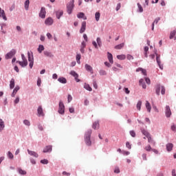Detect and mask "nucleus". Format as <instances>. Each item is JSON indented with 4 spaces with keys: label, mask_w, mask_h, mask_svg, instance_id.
I'll return each instance as SVG.
<instances>
[{
    "label": "nucleus",
    "mask_w": 176,
    "mask_h": 176,
    "mask_svg": "<svg viewBox=\"0 0 176 176\" xmlns=\"http://www.w3.org/2000/svg\"><path fill=\"white\" fill-rule=\"evenodd\" d=\"M84 88H85L86 90H88V91H92L93 89L90 87V85L87 83H85Z\"/></svg>",
    "instance_id": "33"
},
{
    "label": "nucleus",
    "mask_w": 176,
    "mask_h": 176,
    "mask_svg": "<svg viewBox=\"0 0 176 176\" xmlns=\"http://www.w3.org/2000/svg\"><path fill=\"white\" fill-rule=\"evenodd\" d=\"M160 89H162L160 84L157 85L155 87V93L157 96H160Z\"/></svg>",
    "instance_id": "19"
},
{
    "label": "nucleus",
    "mask_w": 176,
    "mask_h": 176,
    "mask_svg": "<svg viewBox=\"0 0 176 176\" xmlns=\"http://www.w3.org/2000/svg\"><path fill=\"white\" fill-rule=\"evenodd\" d=\"M70 75H72V76H74L76 82H80V80L78 78H79V75L75 71H71Z\"/></svg>",
    "instance_id": "8"
},
{
    "label": "nucleus",
    "mask_w": 176,
    "mask_h": 176,
    "mask_svg": "<svg viewBox=\"0 0 176 176\" xmlns=\"http://www.w3.org/2000/svg\"><path fill=\"white\" fill-rule=\"evenodd\" d=\"M165 114L166 118H170L171 116V109H170V106H166L165 107Z\"/></svg>",
    "instance_id": "7"
},
{
    "label": "nucleus",
    "mask_w": 176,
    "mask_h": 176,
    "mask_svg": "<svg viewBox=\"0 0 176 176\" xmlns=\"http://www.w3.org/2000/svg\"><path fill=\"white\" fill-rule=\"evenodd\" d=\"M148 142L150 144H155V142L153 141V139H152V137L150 135L147 136Z\"/></svg>",
    "instance_id": "42"
},
{
    "label": "nucleus",
    "mask_w": 176,
    "mask_h": 176,
    "mask_svg": "<svg viewBox=\"0 0 176 176\" xmlns=\"http://www.w3.org/2000/svg\"><path fill=\"white\" fill-rule=\"evenodd\" d=\"M8 156L9 159H13V157H14L13 153H12V152H10V151H8Z\"/></svg>",
    "instance_id": "49"
},
{
    "label": "nucleus",
    "mask_w": 176,
    "mask_h": 176,
    "mask_svg": "<svg viewBox=\"0 0 176 176\" xmlns=\"http://www.w3.org/2000/svg\"><path fill=\"white\" fill-rule=\"evenodd\" d=\"M10 89H14V78H12L10 81Z\"/></svg>",
    "instance_id": "26"
},
{
    "label": "nucleus",
    "mask_w": 176,
    "mask_h": 176,
    "mask_svg": "<svg viewBox=\"0 0 176 176\" xmlns=\"http://www.w3.org/2000/svg\"><path fill=\"white\" fill-rule=\"evenodd\" d=\"M5 129V122L0 118V131H2Z\"/></svg>",
    "instance_id": "24"
},
{
    "label": "nucleus",
    "mask_w": 176,
    "mask_h": 176,
    "mask_svg": "<svg viewBox=\"0 0 176 176\" xmlns=\"http://www.w3.org/2000/svg\"><path fill=\"white\" fill-rule=\"evenodd\" d=\"M60 83L65 84L67 83V78L64 77H60L58 79Z\"/></svg>",
    "instance_id": "29"
},
{
    "label": "nucleus",
    "mask_w": 176,
    "mask_h": 176,
    "mask_svg": "<svg viewBox=\"0 0 176 176\" xmlns=\"http://www.w3.org/2000/svg\"><path fill=\"white\" fill-rule=\"evenodd\" d=\"M80 47H82L84 49L85 47H86V43L85 41L82 42Z\"/></svg>",
    "instance_id": "63"
},
{
    "label": "nucleus",
    "mask_w": 176,
    "mask_h": 176,
    "mask_svg": "<svg viewBox=\"0 0 176 176\" xmlns=\"http://www.w3.org/2000/svg\"><path fill=\"white\" fill-rule=\"evenodd\" d=\"M142 157L143 159V160H148V158L146 157V153H143L142 155Z\"/></svg>",
    "instance_id": "54"
},
{
    "label": "nucleus",
    "mask_w": 176,
    "mask_h": 176,
    "mask_svg": "<svg viewBox=\"0 0 176 176\" xmlns=\"http://www.w3.org/2000/svg\"><path fill=\"white\" fill-rule=\"evenodd\" d=\"M92 45H94L95 49H98V45H97V43L96 41H93Z\"/></svg>",
    "instance_id": "59"
},
{
    "label": "nucleus",
    "mask_w": 176,
    "mask_h": 176,
    "mask_svg": "<svg viewBox=\"0 0 176 176\" xmlns=\"http://www.w3.org/2000/svg\"><path fill=\"white\" fill-rule=\"evenodd\" d=\"M52 146H47L44 148L43 149V153H47V152H52Z\"/></svg>",
    "instance_id": "17"
},
{
    "label": "nucleus",
    "mask_w": 176,
    "mask_h": 176,
    "mask_svg": "<svg viewBox=\"0 0 176 176\" xmlns=\"http://www.w3.org/2000/svg\"><path fill=\"white\" fill-rule=\"evenodd\" d=\"M45 50V47L43 45H40L38 48V53H42Z\"/></svg>",
    "instance_id": "38"
},
{
    "label": "nucleus",
    "mask_w": 176,
    "mask_h": 176,
    "mask_svg": "<svg viewBox=\"0 0 176 176\" xmlns=\"http://www.w3.org/2000/svg\"><path fill=\"white\" fill-rule=\"evenodd\" d=\"M117 58L118 60H126V55L124 54L118 55Z\"/></svg>",
    "instance_id": "37"
},
{
    "label": "nucleus",
    "mask_w": 176,
    "mask_h": 176,
    "mask_svg": "<svg viewBox=\"0 0 176 176\" xmlns=\"http://www.w3.org/2000/svg\"><path fill=\"white\" fill-rule=\"evenodd\" d=\"M45 24H46V25H52V24H53V19L51 17L47 18L45 21Z\"/></svg>",
    "instance_id": "18"
},
{
    "label": "nucleus",
    "mask_w": 176,
    "mask_h": 176,
    "mask_svg": "<svg viewBox=\"0 0 176 176\" xmlns=\"http://www.w3.org/2000/svg\"><path fill=\"white\" fill-rule=\"evenodd\" d=\"M127 60H133L134 57H133V56L128 54L126 56Z\"/></svg>",
    "instance_id": "56"
},
{
    "label": "nucleus",
    "mask_w": 176,
    "mask_h": 176,
    "mask_svg": "<svg viewBox=\"0 0 176 176\" xmlns=\"http://www.w3.org/2000/svg\"><path fill=\"white\" fill-rule=\"evenodd\" d=\"M16 63H19V65H21V67H22L23 68H24V67H27V65H28V60H23V61L17 60Z\"/></svg>",
    "instance_id": "9"
},
{
    "label": "nucleus",
    "mask_w": 176,
    "mask_h": 176,
    "mask_svg": "<svg viewBox=\"0 0 176 176\" xmlns=\"http://www.w3.org/2000/svg\"><path fill=\"white\" fill-rule=\"evenodd\" d=\"M28 61H29V67L30 68H32L34 67V56L32 55L31 56V53L30 52H28Z\"/></svg>",
    "instance_id": "4"
},
{
    "label": "nucleus",
    "mask_w": 176,
    "mask_h": 176,
    "mask_svg": "<svg viewBox=\"0 0 176 176\" xmlns=\"http://www.w3.org/2000/svg\"><path fill=\"white\" fill-rule=\"evenodd\" d=\"M148 50H149V47H144V57H146V58H148Z\"/></svg>",
    "instance_id": "39"
},
{
    "label": "nucleus",
    "mask_w": 176,
    "mask_h": 176,
    "mask_svg": "<svg viewBox=\"0 0 176 176\" xmlns=\"http://www.w3.org/2000/svg\"><path fill=\"white\" fill-rule=\"evenodd\" d=\"M41 163H42V164H47V163H49V161L47 160H41Z\"/></svg>",
    "instance_id": "52"
},
{
    "label": "nucleus",
    "mask_w": 176,
    "mask_h": 176,
    "mask_svg": "<svg viewBox=\"0 0 176 176\" xmlns=\"http://www.w3.org/2000/svg\"><path fill=\"white\" fill-rule=\"evenodd\" d=\"M72 100V96L68 95V96H67L68 102H70Z\"/></svg>",
    "instance_id": "60"
},
{
    "label": "nucleus",
    "mask_w": 176,
    "mask_h": 176,
    "mask_svg": "<svg viewBox=\"0 0 176 176\" xmlns=\"http://www.w3.org/2000/svg\"><path fill=\"white\" fill-rule=\"evenodd\" d=\"M23 123H24V124H25V126H30V124H31V123L30 122V121L28 120H25L23 121Z\"/></svg>",
    "instance_id": "51"
},
{
    "label": "nucleus",
    "mask_w": 176,
    "mask_h": 176,
    "mask_svg": "<svg viewBox=\"0 0 176 176\" xmlns=\"http://www.w3.org/2000/svg\"><path fill=\"white\" fill-rule=\"evenodd\" d=\"M124 47V43H121L120 45H116L114 48L116 49L117 50H120Z\"/></svg>",
    "instance_id": "35"
},
{
    "label": "nucleus",
    "mask_w": 176,
    "mask_h": 176,
    "mask_svg": "<svg viewBox=\"0 0 176 176\" xmlns=\"http://www.w3.org/2000/svg\"><path fill=\"white\" fill-rule=\"evenodd\" d=\"M56 18L60 19V17L64 14V12L62 10L56 11Z\"/></svg>",
    "instance_id": "27"
},
{
    "label": "nucleus",
    "mask_w": 176,
    "mask_h": 176,
    "mask_svg": "<svg viewBox=\"0 0 176 176\" xmlns=\"http://www.w3.org/2000/svg\"><path fill=\"white\" fill-rule=\"evenodd\" d=\"M107 58L111 64H113V56H112V54L107 52Z\"/></svg>",
    "instance_id": "20"
},
{
    "label": "nucleus",
    "mask_w": 176,
    "mask_h": 176,
    "mask_svg": "<svg viewBox=\"0 0 176 176\" xmlns=\"http://www.w3.org/2000/svg\"><path fill=\"white\" fill-rule=\"evenodd\" d=\"M37 113L38 116H45V113H43V109H42V106H39L37 109Z\"/></svg>",
    "instance_id": "12"
},
{
    "label": "nucleus",
    "mask_w": 176,
    "mask_h": 176,
    "mask_svg": "<svg viewBox=\"0 0 176 176\" xmlns=\"http://www.w3.org/2000/svg\"><path fill=\"white\" fill-rule=\"evenodd\" d=\"M96 42L98 43V45L99 46V47H101V46L102 45V42L101 41V38L100 37L97 38Z\"/></svg>",
    "instance_id": "41"
},
{
    "label": "nucleus",
    "mask_w": 176,
    "mask_h": 176,
    "mask_svg": "<svg viewBox=\"0 0 176 176\" xmlns=\"http://www.w3.org/2000/svg\"><path fill=\"white\" fill-rule=\"evenodd\" d=\"M93 86L94 87V89H98V85H97V82L96 81L93 82Z\"/></svg>",
    "instance_id": "57"
},
{
    "label": "nucleus",
    "mask_w": 176,
    "mask_h": 176,
    "mask_svg": "<svg viewBox=\"0 0 176 176\" xmlns=\"http://www.w3.org/2000/svg\"><path fill=\"white\" fill-rule=\"evenodd\" d=\"M173 146H174V144H173L172 143L167 144L166 149H167L168 152H171V151H173Z\"/></svg>",
    "instance_id": "21"
},
{
    "label": "nucleus",
    "mask_w": 176,
    "mask_h": 176,
    "mask_svg": "<svg viewBox=\"0 0 176 176\" xmlns=\"http://www.w3.org/2000/svg\"><path fill=\"white\" fill-rule=\"evenodd\" d=\"M175 34H176V30H174L173 31L170 32V34L169 36L170 39H173L174 36H175Z\"/></svg>",
    "instance_id": "36"
},
{
    "label": "nucleus",
    "mask_w": 176,
    "mask_h": 176,
    "mask_svg": "<svg viewBox=\"0 0 176 176\" xmlns=\"http://www.w3.org/2000/svg\"><path fill=\"white\" fill-rule=\"evenodd\" d=\"M92 128L94 130H98L100 129V122L96 121L93 123Z\"/></svg>",
    "instance_id": "13"
},
{
    "label": "nucleus",
    "mask_w": 176,
    "mask_h": 176,
    "mask_svg": "<svg viewBox=\"0 0 176 176\" xmlns=\"http://www.w3.org/2000/svg\"><path fill=\"white\" fill-rule=\"evenodd\" d=\"M85 69H87V71H89V72H91V74H93V67H91V66L86 64Z\"/></svg>",
    "instance_id": "30"
},
{
    "label": "nucleus",
    "mask_w": 176,
    "mask_h": 176,
    "mask_svg": "<svg viewBox=\"0 0 176 176\" xmlns=\"http://www.w3.org/2000/svg\"><path fill=\"white\" fill-rule=\"evenodd\" d=\"M18 171L21 175H25L27 174V172L21 168H18Z\"/></svg>",
    "instance_id": "40"
},
{
    "label": "nucleus",
    "mask_w": 176,
    "mask_h": 176,
    "mask_svg": "<svg viewBox=\"0 0 176 176\" xmlns=\"http://www.w3.org/2000/svg\"><path fill=\"white\" fill-rule=\"evenodd\" d=\"M99 74L101 76L107 75V72L105 70H100Z\"/></svg>",
    "instance_id": "50"
},
{
    "label": "nucleus",
    "mask_w": 176,
    "mask_h": 176,
    "mask_svg": "<svg viewBox=\"0 0 176 176\" xmlns=\"http://www.w3.org/2000/svg\"><path fill=\"white\" fill-rule=\"evenodd\" d=\"M138 8L140 13H142V12H144V9L142 8V6H141V4H140V3H138Z\"/></svg>",
    "instance_id": "47"
},
{
    "label": "nucleus",
    "mask_w": 176,
    "mask_h": 176,
    "mask_svg": "<svg viewBox=\"0 0 176 176\" xmlns=\"http://www.w3.org/2000/svg\"><path fill=\"white\" fill-rule=\"evenodd\" d=\"M39 16L41 19H45L46 17V8L42 7L39 13Z\"/></svg>",
    "instance_id": "6"
},
{
    "label": "nucleus",
    "mask_w": 176,
    "mask_h": 176,
    "mask_svg": "<svg viewBox=\"0 0 176 176\" xmlns=\"http://www.w3.org/2000/svg\"><path fill=\"white\" fill-rule=\"evenodd\" d=\"M142 133L143 135H145V137H146V138H147V137H148V135H151V134L145 130H142Z\"/></svg>",
    "instance_id": "45"
},
{
    "label": "nucleus",
    "mask_w": 176,
    "mask_h": 176,
    "mask_svg": "<svg viewBox=\"0 0 176 176\" xmlns=\"http://www.w3.org/2000/svg\"><path fill=\"white\" fill-rule=\"evenodd\" d=\"M139 83L143 89H146V85H145V82H144V79L141 78L139 81Z\"/></svg>",
    "instance_id": "28"
},
{
    "label": "nucleus",
    "mask_w": 176,
    "mask_h": 176,
    "mask_svg": "<svg viewBox=\"0 0 176 176\" xmlns=\"http://www.w3.org/2000/svg\"><path fill=\"white\" fill-rule=\"evenodd\" d=\"M14 54H16V50H12L6 55V59L9 60V58H12Z\"/></svg>",
    "instance_id": "5"
},
{
    "label": "nucleus",
    "mask_w": 176,
    "mask_h": 176,
    "mask_svg": "<svg viewBox=\"0 0 176 176\" xmlns=\"http://www.w3.org/2000/svg\"><path fill=\"white\" fill-rule=\"evenodd\" d=\"M130 135H131V137H135V132H134V131H131Z\"/></svg>",
    "instance_id": "61"
},
{
    "label": "nucleus",
    "mask_w": 176,
    "mask_h": 176,
    "mask_svg": "<svg viewBox=\"0 0 176 176\" xmlns=\"http://www.w3.org/2000/svg\"><path fill=\"white\" fill-rule=\"evenodd\" d=\"M91 133H93L91 129H89L85 132V142L87 146H91V140L90 139L91 137Z\"/></svg>",
    "instance_id": "1"
},
{
    "label": "nucleus",
    "mask_w": 176,
    "mask_h": 176,
    "mask_svg": "<svg viewBox=\"0 0 176 176\" xmlns=\"http://www.w3.org/2000/svg\"><path fill=\"white\" fill-rule=\"evenodd\" d=\"M146 108L148 112H151V109H152V107H151V103H149L148 101L146 102Z\"/></svg>",
    "instance_id": "32"
},
{
    "label": "nucleus",
    "mask_w": 176,
    "mask_h": 176,
    "mask_svg": "<svg viewBox=\"0 0 176 176\" xmlns=\"http://www.w3.org/2000/svg\"><path fill=\"white\" fill-rule=\"evenodd\" d=\"M114 173H116V174H119V173H120V169H119V167L115 168Z\"/></svg>",
    "instance_id": "53"
},
{
    "label": "nucleus",
    "mask_w": 176,
    "mask_h": 176,
    "mask_svg": "<svg viewBox=\"0 0 176 176\" xmlns=\"http://www.w3.org/2000/svg\"><path fill=\"white\" fill-rule=\"evenodd\" d=\"M0 17H2V19H3V20L5 21L8 20L6 15L5 14V11L2 10V8H0Z\"/></svg>",
    "instance_id": "14"
},
{
    "label": "nucleus",
    "mask_w": 176,
    "mask_h": 176,
    "mask_svg": "<svg viewBox=\"0 0 176 176\" xmlns=\"http://www.w3.org/2000/svg\"><path fill=\"white\" fill-rule=\"evenodd\" d=\"M142 105V101L139 100L136 104V108L138 111H141V107Z\"/></svg>",
    "instance_id": "31"
},
{
    "label": "nucleus",
    "mask_w": 176,
    "mask_h": 176,
    "mask_svg": "<svg viewBox=\"0 0 176 176\" xmlns=\"http://www.w3.org/2000/svg\"><path fill=\"white\" fill-rule=\"evenodd\" d=\"M160 21V18H157L155 19L154 22L152 23V31L155 30V24H157Z\"/></svg>",
    "instance_id": "25"
},
{
    "label": "nucleus",
    "mask_w": 176,
    "mask_h": 176,
    "mask_svg": "<svg viewBox=\"0 0 176 176\" xmlns=\"http://www.w3.org/2000/svg\"><path fill=\"white\" fill-rule=\"evenodd\" d=\"M145 151H146L147 152H151V151H152V147L151 146V145H147L146 146L144 147Z\"/></svg>",
    "instance_id": "44"
},
{
    "label": "nucleus",
    "mask_w": 176,
    "mask_h": 176,
    "mask_svg": "<svg viewBox=\"0 0 176 176\" xmlns=\"http://www.w3.org/2000/svg\"><path fill=\"white\" fill-rule=\"evenodd\" d=\"M44 55L46 56V57H54V55H53V54H52V52H48V51H44Z\"/></svg>",
    "instance_id": "23"
},
{
    "label": "nucleus",
    "mask_w": 176,
    "mask_h": 176,
    "mask_svg": "<svg viewBox=\"0 0 176 176\" xmlns=\"http://www.w3.org/2000/svg\"><path fill=\"white\" fill-rule=\"evenodd\" d=\"M77 17L78 19H83V20H87V17L85 16V13L83 12H80L79 14H78Z\"/></svg>",
    "instance_id": "22"
},
{
    "label": "nucleus",
    "mask_w": 176,
    "mask_h": 176,
    "mask_svg": "<svg viewBox=\"0 0 176 176\" xmlns=\"http://www.w3.org/2000/svg\"><path fill=\"white\" fill-rule=\"evenodd\" d=\"M126 148H128V149H131V144H130V142H127L126 143Z\"/></svg>",
    "instance_id": "55"
},
{
    "label": "nucleus",
    "mask_w": 176,
    "mask_h": 176,
    "mask_svg": "<svg viewBox=\"0 0 176 176\" xmlns=\"http://www.w3.org/2000/svg\"><path fill=\"white\" fill-rule=\"evenodd\" d=\"M74 2V0H71L67 4V11L68 14H71V13H72V10H74V8L75 7Z\"/></svg>",
    "instance_id": "2"
},
{
    "label": "nucleus",
    "mask_w": 176,
    "mask_h": 176,
    "mask_svg": "<svg viewBox=\"0 0 176 176\" xmlns=\"http://www.w3.org/2000/svg\"><path fill=\"white\" fill-rule=\"evenodd\" d=\"M171 130L173 131H176V126H175V125H172L171 126Z\"/></svg>",
    "instance_id": "64"
},
{
    "label": "nucleus",
    "mask_w": 176,
    "mask_h": 176,
    "mask_svg": "<svg viewBox=\"0 0 176 176\" xmlns=\"http://www.w3.org/2000/svg\"><path fill=\"white\" fill-rule=\"evenodd\" d=\"M58 112L60 115H64V113H65V106H64V103L61 101L59 102Z\"/></svg>",
    "instance_id": "3"
},
{
    "label": "nucleus",
    "mask_w": 176,
    "mask_h": 176,
    "mask_svg": "<svg viewBox=\"0 0 176 176\" xmlns=\"http://www.w3.org/2000/svg\"><path fill=\"white\" fill-rule=\"evenodd\" d=\"M28 153L30 156H33L34 157H38L39 156L36 152L30 151V149H28Z\"/></svg>",
    "instance_id": "11"
},
{
    "label": "nucleus",
    "mask_w": 176,
    "mask_h": 176,
    "mask_svg": "<svg viewBox=\"0 0 176 176\" xmlns=\"http://www.w3.org/2000/svg\"><path fill=\"white\" fill-rule=\"evenodd\" d=\"M156 61L157 65H159V67L160 69H163V65L161 64V60H160V56H157L156 57Z\"/></svg>",
    "instance_id": "16"
},
{
    "label": "nucleus",
    "mask_w": 176,
    "mask_h": 176,
    "mask_svg": "<svg viewBox=\"0 0 176 176\" xmlns=\"http://www.w3.org/2000/svg\"><path fill=\"white\" fill-rule=\"evenodd\" d=\"M100 12H96L95 14V19L97 21H100Z\"/></svg>",
    "instance_id": "46"
},
{
    "label": "nucleus",
    "mask_w": 176,
    "mask_h": 176,
    "mask_svg": "<svg viewBox=\"0 0 176 176\" xmlns=\"http://www.w3.org/2000/svg\"><path fill=\"white\" fill-rule=\"evenodd\" d=\"M41 83H42V80H41V78H38L37 80V86L41 87Z\"/></svg>",
    "instance_id": "58"
},
{
    "label": "nucleus",
    "mask_w": 176,
    "mask_h": 176,
    "mask_svg": "<svg viewBox=\"0 0 176 176\" xmlns=\"http://www.w3.org/2000/svg\"><path fill=\"white\" fill-rule=\"evenodd\" d=\"M19 90H20V87L19 85H16L12 91V94L11 95L12 97H14L16 94H17Z\"/></svg>",
    "instance_id": "15"
},
{
    "label": "nucleus",
    "mask_w": 176,
    "mask_h": 176,
    "mask_svg": "<svg viewBox=\"0 0 176 176\" xmlns=\"http://www.w3.org/2000/svg\"><path fill=\"white\" fill-rule=\"evenodd\" d=\"M86 31V21H83L81 25V28L80 30V34H83Z\"/></svg>",
    "instance_id": "10"
},
{
    "label": "nucleus",
    "mask_w": 176,
    "mask_h": 176,
    "mask_svg": "<svg viewBox=\"0 0 176 176\" xmlns=\"http://www.w3.org/2000/svg\"><path fill=\"white\" fill-rule=\"evenodd\" d=\"M145 80H146V82L147 83V85H151V79L146 78Z\"/></svg>",
    "instance_id": "62"
},
{
    "label": "nucleus",
    "mask_w": 176,
    "mask_h": 176,
    "mask_svg": "<svg viewBox=\"0 0 176 176\" xmlns=\"http://www.w3.org/2000/svg\"><path fill=\"white\" fill-rule=\"evenodd\" d=\"M161 94L164 95L166 94V88L164 87H161Z\"/></svg>",
    "instance_id": "48"
},
{
    "label": "nucleus",
    "mask_w": 176,
    "mask_h": 176,
    "mask_svg": "<svg viewBox=\"0 0 176 176\" xmlns=\"http://www.w3.org/2000/svg\"><path fill=\"white\" fill-rule=\"evenodd\" d=\"M80 58H81L80 54H77V55H76V61H77L78 64H80Z\"/></svg>",
    "instance_id": "43"
},
{
    "label": "nucleus",
    "mask_w": 176,
    "mask_h": 176,
    "mask_svg": "<svg viewBox=\"0 0 176 176\" xmlns=\"http://www.w3.org/2000/svg\"><path fill=\"white\" fill-rule=\"evenodd\" d=\"M25 10H28L29 8H30V0H26L25 1Z\"/></svg>",
    "instance_id": "34"
}]
</instances>
